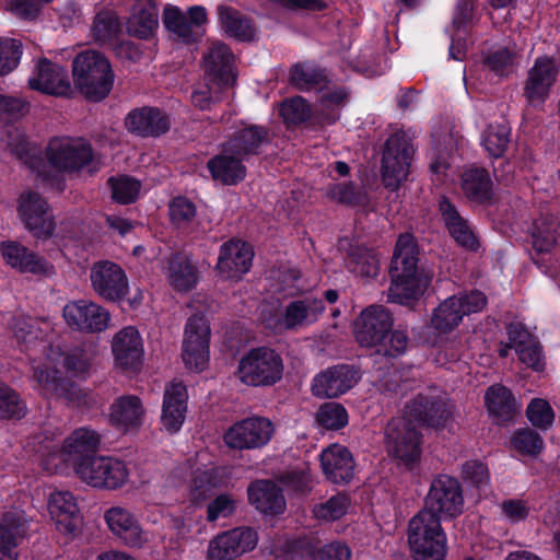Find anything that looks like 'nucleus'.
I'll return each instance as SVG.
<instances>
[{
  "mask_svg": "<svg viewBox=\"0 0 560 560\" xmlns=\"http://www.w3.org/2000/svg\"><path fill=\"white\" fill-rule=\"evenodd\" d=\"M267 138L266 129L258 126H246L237 130L225 145L228 152L245 159L248 155L257 154L259 148L267 142Z\"/></svg>",
  "mask_w": 560,
  "mask_h": 560,
  "instance_id": "nucleus-42",
  "label": "nucleus"
},
{
  "mask_svg": "<svg viewBox=\"0 0 560 560\" xmlns=\"http://www.w3.org/2000/svg\"><path fill=\"white\" fill-rule=\"evenodd\" d=\"M273 432V423L268 418L254 416L235 422L223 439L230 448L255 450L267 445Z\"/></svg>",
  "mask_w": 560,
  "mask_h": 560,
  "instance_id": "nucleus-20",
  "label": "nucleus"
},
{
  "mask_svg": "<svg viewBox=\"0 0 560 560\" xmlns=\"http://www.w3.org/2000/svg\"><path fill=\"white\" fill-rule=\"evenodd\" d=\"M453 416V408L442 397L420 394L406 405L402 417L393 419L386 429L388 453L405 464L420 456V438L417 428H443Z\"/></svg>",
  "mask_w": 560,
  "mask_h": 560,
  "instance_id": "nucleus-1",
  "label": "nucleus"
},
{
  "mask_svg": "<svg viewBox=\"0 0 560 560\" xmlns=\"http://www.w3.org/2000/svg\"><path fill=\"white\" fill-rule=\"evenodd\" d=\"M347 96L343 88L325 86L320 89V98L314 109L296 96L282 103L280 114L287 124H300L312 117L317 124L331 125L339 118V109Z\"/></svg>",
  "mask_w": 560,
  "mask_h": 560,
  "instance_id": "nucleus-8",
  "label": "nucleus"
},
{
  "mask_svg": "<svg viewBox=\"0 0 560 560\" xmlns=\"http://www.w3.org/2000/svg\"><path fill=\"white\" fill-rule=\"evenodd\" d=\"M350 509V498L347 494L338 493L324 502L315 504L313 515L322 522H334L345 516Z\"/></svg>",
  "mask_w": 560,
  "mask_h": 560,
  "instance_id": "nucleus-50",
  "label": "nucleus"
},
{
  "mask_svg": "<svg viewBox=\"0 0 560 560\" xmlns=\"http://www.w3.org/2000/svg\"><path fill=\"white\" fill-rule=\"evenodd\" d=\"M108 419L118 431L124 433L136 432L144 423L145 408L137 396H120L110 405Z\"/></svg>",
  "mask_w": 560,
  "mask_h": 560,
  "instance_id": "nucleus-31",
  "label": "nucleus"
},
{
  "mask_svg": "<svg viewBox=\"0 0 560 560\" xmlns=\"http://www.w3.org/2000/svg\"><path fill=\"white\" fill-rule=\"evenodd\" d=\"M187 388L180 382H172L164 392L161 423L168 433H176L183 427L187 412Z\"/></svg>",
  "mask_w": 560,
  "mask_h": 560,
  "instance_id": "nucleus-33",
  "label": "nucleus"
},
{
  "mask_svg": "<svg viewBox=\"0 0 560 560\" xmlns=\"http://www.w3.org/2000/svg\"><path fill=\"white\" fill-rule=\"evenodd\" d=\"M10 329L20 350L30 355L31 364L48 353L51 345L46 342V338L52 330L48 320L19 315L13 317Z\"/></svg>",
  "mask_w": 560,
  "mask_h": 560,
  "instance_id": "nucleus-19",
  "label": "nucleus"
},
{
  "mask_svg": "<svg viewBox=\"0 0 560 560\" xmlns=\"http://www.w3.org/2000/svg\"><path fill=\"white\" fill-rule=\"evenodd\" d=\"M32 90L50 95H66L71 90L67 71L47 59H40L28 78Z\"/></svg>",
  "mask_w": 560,
  "mask_h": 560,
  "instance_id": "nucleus-30",
  "label": "nucleus"
},
{
  "mask_svg": "<svg viewBox=\"0 0 560 560\" xmlns=\"http://www.w3.org/2000/svg\"><path fill=\"white\" fill-rule=\"evenodd\" d=\"M486 296L479 291L447 298L434 308L431 327L439 334H447L458 327L465 316L480 312Z\"/></svg>",
  "mask_w": 560,
  "mask_h": 560,
  "instance_id": "nucleus-13",
  "label": "nucleus"
},
{
  "mask_svg": "<svg viewBox=\"0 0 560 560\" xmlns=\"http://www.w3.org/2000/svg\"><path fill=\"white\" fill-rule=\"evenodd\" d=\"M510 447L520 456L536 457L542 452L545 441L535 430L522 428L511 435Z\"/></svg>",
  "mask_w": 560,
  "mask_h": 560,
  "instance_id": "nucleus-47",
  "label": "nucleus"
},
{
  "mask_svg": "<svg viewBox=\"0 0 560 560\" xmlns=\"http://www.w3.org/2000/svg\"><path fill=\"white\" fill-rule=\"evenodd\" d=\"M108 185L112 190V198L122 205L136 201L140 192V182L129 176L110 177Z\"/></svg>",
  "mask_w": 560,
  "mask_h": 560,
  "instance_id": "nucleus-54",
  "label": "nucleus"
},
{
  "mask_svg": "<svg viewBox=\"0 0 560 560\" xmlns=\"http://www.w3.org/2000/svg\"><path fill=\"white\" fill-rule=\"evenodd\" d=\"M46 156L58 172H74L86 167L90 172L98 168L91 145L80 138L61 137L51 139L47 145Z\"/></svg>",
  "mask_w": 560,
  "mask_h": 560,
  "instance_id": "nucleus-12",
  "label": "nucleus"
},
{
  "mask_svg": "<svg viewBox=\"0 0 560 560\" xmlns=\"http://www.w3.org/2000/svg\"><path fill=\"white\" fill-rule=\"evenodd\" d=\"M560 62L548 56L538 57L528 70L524 96L532 106H540L550 95L557 81Z\"/></svg>",
  "mask_w": 560,
  "mask_h": 560,
  "instance_id": "nucleus-22",
  "label": "nucleus"
},
{
  "mask_svg": "<svg viewBox=\"0 0 560 560\" xmlns=\"http://www.w3.org/2000/svg\"><path fill=\"white\" fill-rule=\"evenodd\" d=\"M243 160V158L228 152V147L225 145L221 155L208 162V168L215 180L233 185L245 177L246 170L242 163Z\"/></svg>",
  "mask_w": 560,
  "mask_h": 560,
  "instance_id": "nucleus-41",
  "label": "nucleus"
},
{
  "mask_svg": "<svg viewBox=\"0 0 560 560\" xmlns=\"http://www.w3.org/2000/svg\"><path fill=\"white\" fill-rule=\"evenodd\" d=\"M171 477L183 480L188 497L192 502L198 503L206 500L214 489L229 483L231 469L225 466H215L206 452H200L194 458L176 466Z\"/></svg>",
  "mask_w": 560,
  "mask_h": 560,
  "instance_id": "nucleus-6",
  "label": "nucleus"
},
{
  "mask_svg": "<svg viewBox=\"0 0 560 560\" xmlns=\"http://www.w3.org/2000/svg\"><path fill=\"white\" fill-rule=\"evenodd\" d=\"M283 370L282 358L277 351L268 347H257L241 357L235 377L249 387H267L282 378Z\"/></svg>",
  "mask_w": 560,
  "mask_h": 560,
  "instance_id": "nucleus-10",
  "label": "nucleus"
},
{
  "mask_svg": "<svg viewBox=\"0 0 560 560\" xmlns=\"http://www.w3.org/2000/svg\"><path fill=\"white\" fill-rule=\"evenodd\" d=\"M501 516L511 524H517L527 520L530 513V505L527 500L513 498L503 500L499 504Z\"/></svg>",
  "mask_w": 560,
  "mask_h": 560,
  "instance_id": "nucleus-61",
  "label": "nucleus"
},
{
  "mask_svg": "<svg viewBox=\"0 0 560 560\" xmlns=\"http://www.w3.org/2000/svg\"><path fill=\"white\" fill-rule=\"evenodd\" d=\"M462 188L465 195L475 201L483 202L491 197V180L481 168L467 170L462 176Z\"/></svg>",
  "mask_w": 560,
  "mask_h": 560,
  "instance_id": "nucleus-46",
  "label": "nucleus"
},
{
  "mask_svg": "<svg viewBox=\"0 0 560 560\" xmlns=\"http://www.w3.org/2000/svg\"><path fill=\"white\" fill-rule=\"evenodd\" d=\"M47 510L57 533L65 542L73 540L82 523L77 500L68 490H52L47 495Z\"/></svg>",
  "mask_w": 560,
  "mask_h": 560,
  "instance_id": "nucleus-21",
  "label": "nucleus"
},
{
  "mask_svg": "<svg viewBox=\"0 0 560 560\" xmlns=\"http://www.w3.org/2000/svg\"><path fill=\"white\" fill-rule=\"evenodd\" d=\"M16 212L25 229L36 238L54 234L55 220L45 198L34 190H24L16 200Z\"/></svg>",
  "mask_w": 560,
  "mask_h": 560,
  "instance_id": "nucleus-17",
  "label": "nucleus"
},
{
  "mask_svg": "<svg viewBox=\"0 0 560 560\" xmlns=\"http://www.w3.org/2000/svg\"><path fill=\"white\" fill-rule=\"evenodd\" d=\"M210 325L202 313L191 315L185 326L182 358L187 369L203 371L210 359Z\"/></svg>",
  "mask_w": 560,
  "mask_h": 560,
  "instance_id": "nucleus-15",
  "label": "nucleus"
},
{
  "mask_svg": "<svg viewBox=\"0 0 560 560\" xmlns=\"http://www.w3.org/2000/svg\"><path fill=\"white\" fill-rule=\"evenodd\" d=\"M464 510V498L459 482L450 476L442 475L435 478L425 497V504L421 511H429L442 520L454 518Z\"/></svg>",
  "mask_w": 560,
  "mask_h": 560,
  "instance_id": "nucleus-16",
  "label": "nucleus"
},
{
  "mask_svg": "<svg viewBox=\"0 0 560 560\" xmlns=\"http://www.w3.org/2000/svg\"><path fill=\"white\" fill-rule=\"evenodd\" d=\"M25 404L20 399L19 395L0 383V418H21L25 415Z\"/></svg>",
  "mask_w": 560,
  "mask_h": 560,
  "instance_id": "nucleus-58",
  "label": "nucleus"
},
{
  "mask_svg": "<svg viewBox=\"0 0 560 560\" xmlns=\"http://www.w3.org/2000/svg\"><path fill=\"white\" fill-rule=\"evenodd\" d=\"M218 13L221 25L228 34L241 40H249L254 37V27L249 21L242 19L237 11L220 5Z\"/></svg>",
  "mask_w": 560,
  "mask_h": 560,
  "instance_id": "nucleus-48",
  "label": "nucleus"
},
{
  "mask_svg": "<svg viewBox=\"0 0 560 560\" xmlns=\"http://www.w3.org/2000/svg\"><path fill=\"white\" fill-rule=\"evenodd\" d=\"M206 557L208 560H235L236 555L226 532L215 535L208 544Z\"/></svg>",
  "mask_w": 560,
  "mask_h": 560,
  "instance_id": "nucleus-63",
  "label": "nucleus"
},
{
  "mask_svg": "<svg viewBox=\"0 0 560 560\" xmlns=\"http://www.w3.org/2000/svg\"><path fill=\"white\" fill-rule=\"evenodd\" d=\"M163 23L177 40L190 44L202 37L207 12L203 7L196 5L189 9L187 16L177 7L167 5L163 12Z\"/></svg>",
  "mask_w": 560,
  "mask_h": 560,
  "instance_id": "nucleus-24",
  "label": "nucleus"
},
{
  "mask_svg": "<svg viewBox=\"0 0 560 560\" xmlns=\"http://www.w3.org/2000/svg\"><path fill=\"white\" fill-rule=\"evenodd\" d=\"M90 278L96 294L107 301H120L129 291L128 278L115 262L103 260L94 264Z\"/></svg>",
  "mask_w": 560,
  "mask_h": 560,
  "instance_id": "nucleus-25",
  "label": "nucleus"
},
{
  "mask_svg": "<svg viewBox=\"0 0 560 560\" xmlns=\"http://www.w3.org/2000/svg\"><path fill=\"white\" fill-rule=\"evenodd\" d=\"M103 460L104 455L93 453L77 464V466L71 469V474H73L83 483L100 489Z\"/></svg>",
  "mask_w": 560,
  "mask_h": 560,
  "instance_id": "nucleus-52",
  "label": "nucleus"
},
{
  "mask_svg": "<svg viewBox=\"0 0 560 560\" xmlns=\"http://www.w3.org/2000/svg\"><path fill=\"white\" fill-rule=\"evenodd\" d=\"M323 472L334 483L349 482L354 475V462L347 447L332 444L320 453Z\"/></svg>",
  "mask_w": 560,
  "mask_h": 560,
  "instance_id": "nucleus-36",
  "label": "nucleus"
},
{
  "mask_svg": "<svg viewBox=\"0 0 560 560\" xmlns=\"http://www.w3.org/2000/svg\"><path fill=\"white\" fill-rule=\"evenodd\" d=\"M346 266L352 273L364 278H374L378 272V257L369 248L351 245L348 250Z\"/></svg>",
  "mask_w": 560,
  "mask_h": 560,
  "instance_id": "nucleus-44",
  "label": "nucleus"
},
{
  "mask_svg": "<svg viewBox=\"0 0 560 560\" xmlns=\"http://www.w3.org/2000/svg\"><path fill=\"white\" fill-rule=\"evenodd\" d=\"M158 9L152 0H137L127 22L128 33L139 38H150L158 28Z\"/></svg>",
  "mask_w": 560,
  "mask_h": 560,
  "instance_id": "nucleus-40",
  "label": "nucleus"
},
{
  "mask_svg": "<svg viewBox=\"0 0 560 560\" xmlns=\"http://www.w3.org/2000/svg\"><path fill=\"white\" fill-rule=\"evenodd\" d=\"M528 421L542 431L548 430L555 421V411L542 398H534L526 408Z\"/></svg>",
  "mask_w": 560,
  "mask_h": 560,
  "instance_id": "nucleus-57",
  "label": "nucleus"
},
{
  "mask_svg": "<svg viewBox=\"0 0 560 560\" xmlns=\"http://www.w3.org/2000/svg\"><path fill=\"white\" fill-rule=\"evenodd\" d=\"M10 329L20 350L30 355L31 364L48 353L51 345L46 342V338L52 330L48 320L19 315L13 317Z\"/></svg>",
  "mask_w": 560,
  "mask_h": 560,
  "instance_id": "nucleus-18",
  "label": "nucleus"
},
{
  "mask_svg": "<svg viewBox=\"0 0 560 560\" xmlns=\"http://www.w3.org/2000/svg\"><path fill=\"white\" fill-rule=\"evenodd\" d=\"M233 62L234 56L226 45L212 43L203 56L207 79L215 81L219 88L233 85L236 79Z\"/></svg>",
  "mask_w": 560,
  "mask_h": 560,
  "instance_id": "nucleus-35",
  "label": "nucleus"
},
{
  "mask_svg": "<svg viewBox=\"0 0 560 560\" xmlns=\"http://www.w3.org/2000/svg\"><path fill=\"white\" fill-rule=\"evenodd\" d=\"M0 250L7 265L21 272L44 276L54 272L52 265L18 242H2Z\"/></svg>",
  "mask_w": 560,
  "mask_h": 560,
  "instance_id": "nucleus-34",
  "label": "nucleus"
},
{
  "mask_svg": "<svg viewBox=\"0 0 560 560\" xmlns=\"http://www.w3.org/2000/svg\"><path fill=\"white\" fill-rule=\"evenodd\" d=\"M412 155L413 148L405 132L387 139L382 159V177L387 188L394 191L407 179Z\"/></svg>",
  "mask_w": 560,
  "mask_h": 560,
  "instance_id": "nucleus-14",
  "label": "nucleus"
},
{
  "mask_svg": "<svg viewBox=\"0 0 560 560\" xmlns=\"http://www.w3.org/2000/svg\"><path fill=\"white\" fill-rule=\"evenodd\" d=\"M115 365L124 371H137L143 361V340L139 330L127 326L115 334L112 340Z\"/></svg>",
  "mask_w": 560,
  "mask_h": 560,
  "instance_id": "nucleus-29",
  "label": "nucleus"
},
{
  "mask_svg": "<svg viewBox=\"0 0 560 560\" xmlns=\"http://www.w3.org/2000/svg\"><path fill=\"white\" fill-rule=\"evenodd\" d=\"M489 412L498 421L509 420L516 410L512 393L502 385L490 386L485 396Z\"/></svg>",
  "mask_w": 560,
  "mask_h": 560,
  "instance_id": "nucleus-45",
  "label": "nucleus"
},
{
  "mask_svg": "<svg viewBox=\"0 0 560 560\" xmlns=\"http://www.w3.org/2000/svg\"><path fill=\"white\" fill-rule=\"evenodd\" d=\"M447 232L458 246L467 250H477L479 248L478 237L467 219H464Z\"/></svg>",
  "mask_w": 560,
  "mask_h": 560,
  "instance_id": "nucleus-64",
  "label": "nucleus"
},
{
  "mask_svg": "<svg viewBox=\"0 0 560 560\" xmlns=\"http://www.w3.org/2000/svg\"><path fill=\"white\" fill-rule=\"evenodd\" d=\"M21 44L13 38H0V75L13 71L21 59Z\"/></svg>",
  "mask_w": 560,
  "mask_h": 560,
  "instance_id": "nucleus-59",
  "label": "nucleus"
},
{
  "mask_svg": "<svg viewBox=\"0 0 560 560\" xmlns=\"http://www.w3.org/2000/svg\"><path fill=\"white\" fill-rule=\"evenodd\" d=\"M463 477L479 491H486L489 488V469L486 464L479 460L466 462L463 466Z\"/></svg>",
  "mask_w": 560,
  "mask_h": 560,
  "instance_id": "nucleus-62",
  "label": "nucleus"
},
{
  "mask_svg": "<svg viewBox=\"0 0 560 560\" xmlns=\"http://www.w3.org/2000/svg\"><path fill=\"white\" fill-rule=\"evenodd\" d=\"M120 31V23L112 11L97 13L92 25V36L101 44H110Z\"/></svg>",
  "mask_w": 560,
  "mask_h": 560,
  "instance_id": "nucleus-53",
  "label": "nucleus"
},
{
  "mask_svg": "<svg viewBox=\"0 0 560 560\" xmlns=\"http://www.w3.org/2000/svg\"><path fill=\"white\" fill-rule=\"evenodd\" d=\"M62 314L66 323L71 328L88 332L105 330L110 320V314L107 310L88 300L67 303Z\"/></svg>",
  "mask_w": 560,
  "mask_h": 560,
  "instance_id": "nucleus-26",
  "label": "nucleus"
},
{
  "mask_svg": "<svg viewBox=\"0 0 560 560\" xmlns=\"http://www.w3.org/2000/svg\"><path fill=\"white\" fill-rule=\"evenodd\" d=\"M254 252L247 243L231 240L221 245L215 269L225 280H240L252 267Z\"/></svg>",
  "mask_w": 560,
  "mask_h": 560,
  "instance_id": "nucleus-28",
  "label": "nucleus"
},
{
  "mask_svg": "<svg viewBox=\"0 0 560 560\" xmlns=\"http://www.w3.org/2000/svg\"><path fill=\"white\" fill-rule=\"evenodd\" d=\"M104 521L110 533L132 548H141L149 541L148 533L137 516L127 508L115 505L104 512Z\"/></svg>",
  "mask_w": 560,
  "mask_h": 560,
  "instance_id": "nucleus-27",
  "label": "nucleus"
},
{
  "mask_svg": "<svg viewBox=\"0 0 560 560\" xmlns=\"http://www.w3.org/2000/svg\"><path fill=\"white\" fill-rule=\"evenodd\" d=\"M358 380V373L351 366H332L314 377L312 392L317 397H337L352 388Z\"/></svg>",
  "mask_w": 560,
  "mask_h": 560,
  "instance_id": "nucleus-32",
  "label": "nucleus"
},
{
  "mask_svg": "<svg viewBox=\"0 0 560 560\" xmlns=\"http://www.w3.org/2000/svg\"><path fill=\"white\" fill-rule=\"evenodd\" d=\"M389 272L388 301L412 306L424 294L430 278L418 267V248L411 234L398 237Z\"/></svg>",
  "mask_w": 560,
  "mask_h": 560,
  "instance_id": "nucleus-4",
  "label": "nucleus"
},
{
  "mask_svg": "<svg viewBox=\"0 0 560 560\" xmlns=\"http://www.w3.org/2000/svg\"><path fill=\"white\" fill-rule=\"evenodd\" d=\"M126 127L130 132L139 136H159L168 130L170 121L160 109L142 107L128 114Z\"/></svg>",
  "mask_w": 560,
  "mask_h": 560,
  "instance_id": "nucleus-38",
  "label": "nucleus"
},
{
  "mask_svg": "<svg viewBox=\"0 0 560 560\" xmlns=\"http://www.w3.org/2000/svg\"><path fill=\"white\" fill-rule=\"evenodd\" d=\"M394 318L383 305H370L357 317L354 338L361 347L374 349L376 354L396 358L408 347V336L401 329H393Z\"/></svg>",
  "mask_w": 560,
  "mask_h": 560,
  "instance_id": "nucleus-5",
  "label": "nucleus"
},
{
  "mask_svg": "<svg viewBox=\"0 0 560 560\" xmlns=\"http://www.w3.org/2000/svg\"><path fill=\"white\" fill-rule=\"evenodd\" d=\"M247 493L249 503L264 514L277 515L285 510V500L281 489L272 481H254L248 486Z\"/></svg>",
  "mask_w": 560,
  "mask_h": 560,
  "instance_id": "nucleus-37",
  "label": "nucleus"
},
{
  "mask_svg": "<svg viewBox=\"0 0 560 560\" xmlns=\"http://www.w3.org/2000/svg\"><path fill=\"white\" fill-rule=\"evenodd\" d=\"M509 136L510 127L505 122L490 124L481 136V144L491 156L499 158L508 147Z\"/></svg>",
  "mask_w": 560,
  "mask_h": 560,
  "instance_id": "nucleus-51",
  "label": "nucleus"
},
{
  "mask_svg": "<svg viewBox=\"0 0 560 560\" xmlns=\"http://www.w3.org/2000/svg\"><path fill=\"white\" fill-rule=\"evenodd\" d=\"M91 363L92 354L83 349H74L66 354L59 346H51L44 359L33 360V380L45 396L73 401L77 389L62 380L61 368L72 376H84Z\"/></svg>",
  "mask_w": 560,
  "mask_h": 560,
  "instance_id": "nucleus-3",
  "label": "nucleus"
},
{
  "mask_svg": "<svg viewBox=\"0 0 560 560\" xmlns=\"http://www.w3.org/2000/svg\"><path fill=\"white\" fill-rule=\"evenodd\" d=\"M225 532L234 548L236 558L253 551L258 545V533L252 527L241 526Z\"/></svg>",
  "mask_w": 560,
  "mask_h": 560,
  "instance_id": "nucleus-55",
  "label": "nucleus"
},
{
  "mask_svg": "<svg viewBox=\"0 0 560 560\" xmlns=\"http://www.w3.org/2000/svg\"><path fill=\"white\" fill-rule=\"evenodd\" d=\"M509 342L501 345L499 353L501 357H506L510 349L515 352L520 348H524L529 343L536 341L535 337L525 328L522 323H511L508 327Z\"/></svg>",
  "mask_w": 560,
  "mask_h": 560,
  "instance_id": "nucleus-60",
  "label": "nucleus"
},
{
  "mask_svg": "<svg viewBox=\"0 0 560 560\" xmlns=\"http://www.w3.org/2000/svg\"><path fill=\"white\" fill-rule=\"evenodd\" d=\"M101 444L97 431L81 427L63 440L55 431L46 430L28 442L27 446L36 454L39 466L48 474L68 476L80 462L96 453Z\"/></svg>",
  "mask_w": 560,
  "mask_h": 560,
  "instance_id": "nucleus-2",
  "label": "nucleus"
},
{
  "mask_svg": "<svg viewBox=\"0 0 560 560\" xmlns=\"http://www.w3.org/2000/svg\"><path fill=\"white\" fill-rule=\"evenodd\" d=\"M30 520L20 508H7L0 513V560H19V546L26 538Z\"/></svg>",
  "mask_w": 560,
  "mask_h": 560,
  "instance_id": "nucleus-23",
  "label": "nucleus"
},
{
  "mask_svg": "<svg viewBox=\"0 0 560 560\" xmlns=\"http://www.w3.org/2000/svg\"><path fill=\"white\" fill-rule=\"evenodd\" d=\"M317 422L328 430H339L348 424L346 408L338 402L324 404L316 413Z\"/></svg>",
  "mask_w": 560,
  "mask_h": 560,
  "instance_id": "nucleus-56",
  "label": "nucleus"
},
{
  "mask_svg": "<svg viewBox=\"0 0 560 560\" xmlns=\"http://www.w3.org/2000/svg\"><path fill=\"white\" fill-rule=\"evenodd\" d=\"M128 480L127 464L117 457L104 456L100 489L116 490L124 487Z\"/></svg>",
  "mask_w": 560,
  "mask_h": 560,
  "instance_id": "nucleus-49",
  "label": "nucleus"
},
{
  "mask_svg": "<svg viewBox=\"0 0 560 560\" xmlns=\"http://www.w3.org/2000/svg\"><path fill=\"white\" fill-rule=\"evenodd\" d=\"M446 541L440 518L429 511H420L410 520L408 544L415 560H443Z\"/></svg>",
  "mask_w": 560,
  "mask_h": 560,
  "instance_id": "nucleus-9",
  "label": "nucleus"
},
{
  "mask_svg": "<svg viewBox=\"0 0 560 560\" xmlns=\"http://www.w3.org/2000/svg\"><path fill=\"white\" fill-rule=\"evenodd\" d=\"M72 73L74 86L90 101L105 98L113 89L115 75L110 62L96 50L79 54L73 60Z\"/></svg>",
  "mask_w": 560,
  "mask_h": 560,
  "instance_id": "nucleus-7",
  "label": "nucleus"
},
{
  "mask_svg": "<svg viewBox=\"0 0 560 560\" xmlns=\"http://www.w3.org/2000/svg\"><path fill=\"white\" fill-rule=\"evenodd\" d=\"M323 301L312 296L290 302L283 308H264L262 322L275 332L296 330L316 323L324 312Z\"/></svg>",
  "mask_w": 560,
  "mask_h": 560,
  "instance_id": "nucleus-11",
  "label": "nucleus"
},
{
  "mask_svg": "<svg viewBox=\"0 0 560 560\" xmlns=\"http://www.w3.org/2000/svg\"><path fill=\"white\" fill-rule=\"evenodd\" d=\"M558 221L552 215H540L530 230L532 245L537 255L549 254L557 244Z\"/></svg>",
  "mask_w": 560,
  "mask_h": 560,
  "instance_id": "nucleus-43",
  "label": "nucleus"
},
{
  "mask_svg": "<svg viewBox=\"0 0 560 560\" xmlns=\"http://www.w3.org/2000/svg\"><path fill=\"white\" fill-rule=\"evenodd\" d=\"M166 277L174 290L187 292L198 283L199 271L188 255L174 254L168 260Z\"/></svg>",
  "mask_w": 560,
  "mask_h": 560,
  "instance_id": "nucleus-39",
  "label": "nucleus"
}]
</instances>
